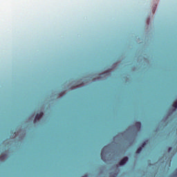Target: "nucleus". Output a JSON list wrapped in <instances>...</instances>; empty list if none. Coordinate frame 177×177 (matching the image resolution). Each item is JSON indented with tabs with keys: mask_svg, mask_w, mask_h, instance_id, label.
<instances>
[{
	"mask_svg": "<svg viewBox=\"0 0 177 177\" xmlns=\"http://www.w3.org/2000/svg\"><path fill=\"white\" fill-rule=\"evenodd\" d=\"M109 146H105L101 151V158L102 161H106V156L107 153H109Z\"/></svg>",
	"mask_w": 177,
	"mask_h": 177,
	"instance_id": "1",
	"label": "nucleus"
},
{
	"mask_svg": "<svg viewBox=\"0 0 177 177\" xmlns=\"http://www.w3.org/2000/svg\"><path fill=\"white\" fill-rule=\"evenodd\" d=\"M135 125L138 128V129H140V128H142V124L140 123V122H136Z\"/></svg>",
	"mask_w": 177,
	"mask_h": 177,
	"instance_id": "5",
	"label": "nucleus"
},
{
	"mask_svg": "<svg viewBox=\"0 0 177 177\" xmlns=\"http://www.w3.org/2000/svg\"><path fill=\"white\" fill-rule=\"evenodd\" d=\"M127 161H128V157H125L122 160H120L119 164L120 165H125Z\"/></svg>",
	"mask_w": 177,
	"mask_h": 177,
	"instance_id": "3",
	"label": "nucleus"
},
{
	"mask_svg": "<svg viewBox=\"0 0 177 177\" xmlns=\"http://www.w3.org/2000/svg\"><path fill=\"white\" fill-rule=\"evenodd\" d=\"M171 149H172V148H171V147H169V151H171Z\"/></svg>",
	"mask_w": 177,
	"mask_h": 177,
	"instance_id": "6",
	"label": "nucleus"
},
{
	"mask_svg": "<svg viewBox=\"0 0 177 177\" xmlns=\"http://www.w3.org/2000/svg\"><path fill=\"white\" fill-rule=\"evenodd\" d=\"M145 146H146V142H145L144 143H142V147H140V148H138V149H137V151H136L137 154L140 153V152L142 151V147H145Z\"/></svg>",
	"mask_w": 177,
	"mask_h": 177,
	"instance_id": "4",
	"label": "nucleus"
},
{
	"mask_svg": "<svg viewBox=\"0 0 177 177\" xmlns=\"http://www.w3.org/2000/svg\"><path fill=\"white\" fill-rule=\"evenodd\" d=\"M42 115H44V112H40L39 113H37L35 118L34 122L35 124L37 122V121H39L41 118H42Z\"/></svg>",
	"mask_w": 177,
	"mask_h": 177,
	"instance_id": "2",
	"label": "nucleus"
}]
</instances>
